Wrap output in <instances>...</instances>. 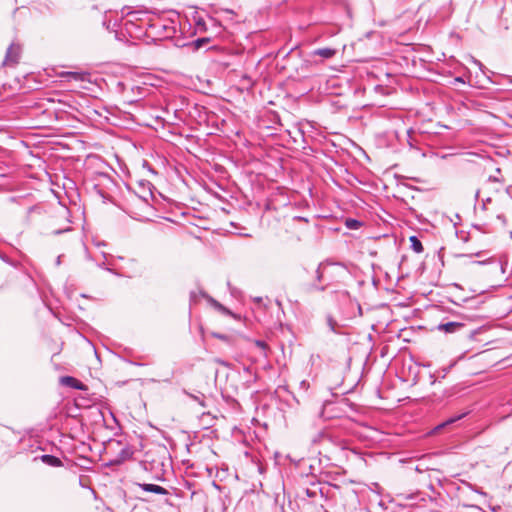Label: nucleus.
<instances>
[{"mask_svg": "<svg viewBox=\"0 0 512 512\" xmlns=\"http://www.w3.org/2000/svg\"><path fill=\"white\" fill-rule=\"evenodd\" d=\"M300 55V52L297 51V46L292 47L290 50L286 51L285 48H280L277 52V56H282L283 60L289 58L291 55L296 53Z\"/></svg>", "mask_w": 512, "mask_h": 512, "instance_id": "4be33fe9", "label": "nucleus"}, {"mask_svg": "<svg viewBox=\"0 0 512 512\" xmlns=\"http://www.w3.org/2000/svg\"><path fill=\"white\" fill-rule=\"evenodd\" d=\"M211 336L213 338L219 339V340L227 343L228 345L233 344V337L230 335L219 333V332H211Z\"/></svg>", "mask_w": 512, "mask_h": 512, "instance_id": "aec40b11", "label": "nucleus"}, {"mask_svg": "<svg viewBox=\"0 0 512 512\" xmlns=\"http://www.w3.org/2000/svg\"><path fill=\"white\" fill-rule=\"evenodd\" d=\"M132 457V452L128 447L122 448L118 455L107 463V466H118Z\"/></svg>", "mask_w": 512, "mask_h": 512, "instance_id": "1a4fd4ad", "label": "nucleus"}, {"mask_svg": "<svg viewBox=\"0 0 512 512\" xmlns=\"http://www.w3.org/2000/svg\"><path fill=\"white\" fill-rule=\"evenodd\" d=\"M309 64H310L309 61H304L302 66H301V69L307 68Z\"/></svg>", "mask_w": 512, "mask_h": 512, "instance_id": "a19ab883", "label": "nucleus"}, {"mask_svg": "<svg viewBox=\"0 0 512 512\" xmlns=\"http://www.w3.org/2000/svg\"><path fill=\"white\" fill-rule=\"evenodd\" d=\"M201 296L199 293H196L194 291H192L190 293V302L191 303H196L198 301V297Z\"/></svg>", "mask_w": 512, "mask_h": 512, "instance_id": "c756f323", "label": "nucleus"}, {"mask_svg": "<svg viewBox=\"0 0 512 512\" xmlns=\"http://www.w3.org/2000/svg\"><path fill=\"white\" fill-rule=\"evenodd\" d=\"M336 49L325 47L318 48L311 52L313 56H320L323 59H331L336 54Z\"/></svg>", "mask_w": 512, "mask_h": 512, "instance_id": "ddd939ff", "label": "nucleus"}, {"mask_svg": "<svg viewBox=\"0 0 512 512\" xmlns=\"http://www.w3.org/2000/svg\"><path fill=\"white\" fill-rule=\"evenodd\" d=\"M497 219L502 221V223H506V217L503 214L497 215Z\"/></svg>", "mask_w": 512, "mask_h": 512, "instance_id": "58836bf2", "label": "nucleus"}, {"mask_svg": "<svg viewBox=\"0 0 512 512\" xmlns=\"http://www.w3.org/2000/svg\"><path fill=\"white\" fill-rule=\"evenodd\" d=\"M143 167L147 168V170L150 171L151 173L156 174L155 169L151 166V164L148 161H146V160L143 161Z\"/></svg>", "mask_w": 512, "mask_h": 512, "instance_id": "7c9ffc66", "label": "nucleus"}, {"mask_svg": "<svg viewBox=\"0 0 512 512\" xmlns=\"http://www.w3.org/2000/svg\"><path fill=\"white\" fill-rule=\"evenodd\" d=\"M313 443H318L322 446L331 444L336 447H339L342 450L346 448L345 442L342 439L326 431L319 432L318 435L313 439Z\"/></svg>", "mask_w": 512, "mask_h": 512, "instance_id": "39448f33", "label": "nucleus"}, {"mask_svg": "<svg viewBox=\"0 0 512 512\" xmlns=\"http://www.w3.org/2000/svg\"><path fill=\"white\" fill-rule=\"evenodd\" d=\"M148 26L157 36L162 38H171L176 33V28L173 23H165L159 19L149 23Z\"/></svg>", "mask_w": 512, "mask_h": 512, "instance_id": "20e7f679", "label": "nucleus"}, {"mask_svg": "<svg viewBox=\"0 0 512 512\" xmlns=\"http://www.w3.org/2000/svg\"><path fill=\"white\" fill-rule=\"evenodd\" d=\"M195 24H196V27L200 30H206V23L204 21V19L202 18H198L196 21H195Z\"/></svg>", "mask_w": 512, "mask_h": 512, "instance_id": "cd10ccee", "label": "nucleus"}, {"mask_svg": "<svg viewBox=\"0 0 512 512\" xmlns=\"http://www.w3.org/2000/svg\"><path fill=\"white\" fill-rule=\"evenodd\" d=\"M145 14H147V12L142 10L128 11L126 13V16L131 17V19L127 20L125 25H134V21H143V18L141 16Z\"/></svg>", "mask_w": 512, "mask_h": 512, "instance_id": "f3484780", "label": "nucleus"}, {"mask_svg": "<svg viewBox=\"0 0 512 512\" xmlns=\"http://www.w3.org/2000/svg\"><path fill=\"white\" fill-rule=\"evenodd\" d=\"M0 259L7 264H10V265L12 264V261L10 260V258L6 254L2 253L1 251H0Z\"/></svg>", "mask_w": 512, "mask_h": 512, "instance_id": "2f4dec72", "label": "nucleus"}, {"mask_svg": "<svg viewBox=\"0 0 512 512\" xmlns=\"http://www.w3.org/2000/svg\"><path fill=\"white\" fill-rule=\"evenodd\" d=\"M455 287L461 288L459 284H454Z\"/></svg>", "mask_w": 512, "mask_h": 512, "instance_id": "864d4df0", "label": "nucleus"}, {"mask_svg": "<svg viewBox=\"0 0 512 512\" xmlns=\"http://www.w3.org/2000/svg\"><path fill=\"white\" fill-rule=\"evenodd\" d=\"M471 61L479 67L480 70H483L485 68V66L479 61L477 60L476 58L472 57L471 56Z\"/></svg>", "mask_w": 512, "mask_h": 512, "instance_id": "72a5a7b5", "label": "nucleus"}, {"mask_svg": "<svg viewBox=\"0 0 512 512\" xmlns=\"http://www.w3.org/2000/svg\"><path fill=\"white\" fill-rule=\"evenodd\" d=\"M478 197H479V190H478V191L476 192V194H475V199L477 200V199H478Z\"/></svg>", "mask_w": 512, "mask_h": 512, "instance_id": "09e8293b", "label": "nucleus"}, {"mask_svg": "<svg viewBox=\"0 0 512 512\" xmlns=\"http://www.w3.org/2000/svg\"><path fill=\"white\" fill-rule=\"evenodd\" d=\"M71 230H72L71 227H67V228H64V229H56V230L52 231V234L57 236V235L66 233V232L71 231Z\"/></svg>", "mask_w": 512, "mask_h": 512, "instance_id": "c85d7f7f", "label": "nucleus"}, {"mask_svg": "<svg viewBox=\"0 0 512 512\" xmlns=\"http://www.w3.org/2000/svg\"><path fill=\"white\" fill-rule=\"evenodd\" d=\"M327 324L330 328V330L333 332V333H336V334H339L340 332L338 331L337 327H338V324L336 322L335 319H333V317L331 316H328L327 318Z\"/></svg>", "mask_w": 512, "mask_h": 512, "instance_id": "b1692460", "label": "nucleus"}, {"mask_svg": "<svg viewBox=\"0 0 512 512\" xmlns=\"http://www.w3.org/2000/svg\"><path fill=\"white\" fill-rule=\"evenodd\" d=\"M456 81L461 82V83H464V80L462 79V77H457V78H456Z\"/></svg>", "mask_w": 512, "mask_h": 512, "instance_id": "a18cd8bd", "label": "nucleus"}, {"mask_svg": "<svg viewBox=\"0 0 512 512\" xmlns=\"http://www.w3.org/2000/svg\"><path fill=\"white\" fill-rule=\"evenodd\" d=\"M190 397H191L193 400L197 401V402H198L202 407H205V406H206V405H205V401H204V399H203V398H200V397L195 396V395H190Z\"/></svg>", "mask_w": 512, "mask_h": 512, "instance_id": "473e14b6", "label": "nucleus"}, {"mask_svg": "<svg viewBox=\"0 0 512 512\" xmlns=\"http://www.w3.org/2000/svg\"><path fill=\"white\" fill-rule=\"evenodd\" d=\"M96 245H97V246H104V245H105V243H104V242H98Z\"/></svg>", "mask_w": 512, "mask_h": 512, "instance_id": "49530a36", "label": "nucleus"}, {"mask_svg": "<svg viewBox=\"0 0 512 512\" xmlns=\"http://www.w3.org/2000/svg\"><path fill=\"white\" fill-rule=\"evenodd\" d=\"M199 294L201 295V297L205 298L207 300V302L213 306V303L214 301H216V299H214L212 296H210L209 294H207L205 291L203 290H200L199 291Z\"/></svg>", "mask_w": 512, "mask_h": 512, "instance_id": "a878e982", "label": "nucleus"}, {"mask_svg": "<svg viewBox=\"0 0 512 512\" xmlns=\"http://www.w3.org/2000/svg\"><path fill=\"white\" fill-rule=\"evenodd\" d=\"M453 315H455L459 319L455 321L440 323L437 326V329L446 334L457 333L460 332L461 329L465 328V321L472 322L475 320L474 315H467L460 312H454Z\"/></svg>", "mask_w": 512, "mask_h": 512, "instance_id": "7ed1b4c3", "label": "nucleus"}, {"mask_svg": "<svg viewBox=\"0 0 512 512\" xmlns=\"http://www.w3.org/2000/svg\"><path fill=\"white\" fill-rule=\"evenodd\" d=\"M154 190H155V187L150 181L145 180V179H141V180L137 181V190L135 191V193L143 201L148 202L149 199L154 200L155 199Z\"/></svg>", "mask_w": 512, "mask_h": 512, "instance_id": "423d86ee", "label": "nucleus"}, {"mask_svg": "<svg viewBox=\"0 0 512 512\" xmlns=\"http://www.w3.org/2000/svg\"><path fill=\"white\" fill-rule=\"evenodd\" d=\"M138 486L145 492L149 493H155L159 495H168L169 491L158 485V484H152V483H139Z\"/></svg>", "mask_w": 512, "mask_h": 512, "instance_id": "9d476101", "label": "nucleus"}, {"mask_svg": "<svg viewBox=\"0 0 512 512\" xmlns=\"http://www.w3.org/2000/svg\"><path fill=\"white\" fill-rule=\"evenodd\" d=\"M489 509L492 511V512H499L502 508L500 505H489Z\"/></svg>", "mask_w": 512, "mask_h": 512, "instance_id": "c9c22d12", "label": "nucleus"}, {"mask_svg": "<svg viewBox=\"0 0 512 512\" xmlns=\"http://www.w3.org/2000/svg\"><path fill=\"white\" fill-rule=\"evenodd\" d=\"M467 322L465 321V328L461 329L458 333L468 341L478 342L482 345L488 344L489 339L485 337V334L490 330V327L488 325L473 327Z\"/></svg>", "mask_w": 512, "mask_h": 512, "instance_id": "f257e3e1", "label": "nucleus"}, {"mask_svg": "<svg viewBox=\"0 0 512 512\" xmlns=\"http://www.w3.org/2000/svg\"><path fill=\"white\" fill-rule=\"evenodd\" d=\"M212 307L215 308L217 311H219L220 313H222L224 315H229V316H233L234 317V314L232 313V311L230 309H228L227 307H225L223 304H221L217 300L214 301Z\"/></svg>", "mask_w": 512, "mask_h": 512, "instance_id": "5701e85b", "label": "nucleus"}, {"mask_svg": "<svg viewBox=\"0 0 512 512\" xmlns=\"http://www.w3.org/2000/svg\"><path fill=\"white\" fill-rule=\"evenodd\" d=\"M211 42L210 37H199L191 42L184 44V46L191 48L193 51H198L206 47Z\"/></svg>", "mask_w": 512, "mask_h": 512, "instance_id": "9b49d317", "label": "nucleus"}, {"mask_svg": "<svg viewBox=\"0 0 512 512\" xmlns=\"http://www.w3.org/2000/svg\"><path fill=\"white\" fill-rule=\"evenodd\" d=\"M470 487L472 488L473 491H475L476 493H479L481 495H486L485 492H483L480 488L476 487V486H472L470 485Z\"/></svg>", "mask_w": 512, "mask_h": 512, "instance_id": "4c0bfd02", "label": "nucleus"}, {"mask_svg": "<svg viewBox=\"0 0 512 512\" xmlns=\"http://www.w3.org/2000/svg\"><path fill=\"white\" fill-rule=\"evenodd\" d=\"M461 302L452 301L455 305L462 306L467 304L470 308L477 309L483 302L479 301L476 297H465L460 300Z\"/></svg>", "mask_w": 512, "mask_h": 512, "instance_id": "dca6fc26", "label": "nucleus"}, {"mask_svg": "<svg viewBox=\"0 0 512 512\" xmlns=\"http://www.w3.org/2000/svg\"><path fill=\"white\" fill-rule=\"evenodd\" d=\"M470 507H471V508H473V509H477V510H479V511H481V510H482V509H481L479 506H477V505H471Z\"/></svg>", "mask_w": 512, "mask_h": 512, "instance_id": "37998d69", "label": "nucleus"}, {"mask_svg": "<svg viewBox=\"0 0 512 512\" xmlns=\"http://www.w3.org/2000/svg\"><path fill=\"white\" fill-rule=\"evenodd\" d=\"M39 459L46 465L51 467H60L63 465L60 458L52 454H43Z\"/></svg>", "mask_w": 512, "mask_h": 512, "instance_id": "f8f14e48", "label": "nucleus"}, {"mask_svg": "<svg viewBox=\"0 0 512 512\" xmlns=\"http://www.w3.org/2000/svg\"><path fill=\"white\" fill-rule=\"evenodd\" d=\"M358 309H359V313L362 314V308L360 305H359Z\"/></svg>", "mask_w": 512, "mask_h": 512, "instance_id": "603ef678", "label": "nucleus"}, {"mask_svg": "<svg viewBox=\"0 0 512 512\" xmlns=\"http://www.w3.org/2000/svg\"><path fill=\"white\" fill-rule=\"evenodd\" d=\"M305 494L308 498H316L318 491H317V489L306 488Z\"/></svg>", "mask_w": 512, "mask_h": 512, "instance_id": "bb28decb", "label": "nucleus"}, {"mask_svg": "<svg viewBox=\"0 0 512 512\" xmlns=\"http://www.w3.org/2000/svg\"><path fill=\"white\" fill-rule=\"evenodd\" d=\"M61 264V256L56 258V265L59 266Z\"/></svg>", "mask_w": 512, "mask_h": 512, "instance_id": "79ce46f5", "label": "nucleus"}, {"mask_svg": "<svg viewBox=\"0 0 512 512\" xmlns=\"http://www.w3.org/2000/svg\"><path fill=\"white\" fill-rule=\"evenodd\" d=\"M19 54L13 50V44H11L6 51L4 65H13L18 63Z\"/></svg>", "mask_w": 512, "mask_h": 512, "instance_id": "4468645a", "label": "nucleus"}, {"mask_svg": "<svg viewBox=\"0 0 512 512\" xmlns=\"http://www.w3.org/2000/svg\"><path fill=\"white\" fill-rule=\"evenodd\" d=\"M118 87H124V83L123 82H118Z\"/></svg>", "mask_w": 512, "mask_h": 512, "instance_id": "de8ad7c7", "label": "nucleus"}, {"mask_svg": "<svg viewBox=\"0 0 512 512\" xmlns=\"http://www.w3.org/2000/svg\"><path fill=\"white\" fill-rule=\"evenodd\" d=\"M329 265H339L345 267L343 263L334 262L331 259H325L324 261L320 262L315 270V280L307 286L308 292H324L327 289L328 284L322 283L324 281L325 268Z\"/></svg>", "mask_w": 512, "mask_h": 512, "instance_id": "f03ea898", "label": "nucleus"}, {"mask_svg": "<svg viewBox=\"0 0 512 512\" xmlns=\"http://www.w3.org/2000/svg\"><path fill=\"white\" fill-rule=\"evenodd\" d=\"M482 209L485 210L486 209V204L485 202L482 203Z\"/></svg>", "mask_w": 512, "mask_h": 512, "instance_id": "8fccbe9b", "label": "nucleus"}, {"mask_svg": "<svg viewBox=\"0 0 512 512\" xmlns=\"http://www.w3.org/2000/svg\"><path fill=\"white\" fill-rule=\"evenodd\" d=\"M67 77H69L70 79H73V80H76V81H82L84 80V77H83V74L80 73V72H74V71H70V72H67L66 73Z\"/></svg>", "mask_w": 512, "mask_h": 512, "instance_id": "393cba45", "label": "nucleus"}, {"mask_svg": "<svg viewBox=\"0 0 512 512\" xmlns=\"http://www.w3.org/2000/svg\"><path fill=\"white\" fill-rule=\"evenodd\" d=\"M255 344H256L258 347L262 348V349H266V348H267V344H266V342H265V341H263V340H256V341H255Z\"/></svg>", "mask_w": 512, "mask_h": 512, "instance_id": "f704fd0d", "label": "nucleus"}, {"mask_svg": "<svg viewBox=\"0 0 512 512\" xmlns=\"http://www.w3.org/2000/svg\"><path fill=\"white\" fill-rule=\"evenodd\" d=\"M467 414H468V412H463V413H460V414H457V415L449 417L448 419H446V420L442 421L441 423H439L438 425H436L431 430L430 434L435 435V434L441 433L447 427L453 425L457 421H459V420L463 419L464 417H466Z\"/></svg>", "mask_w": 512, "mask_h": 512, "instance_id": "0eeeda50", "label": "nucleus"}, {"mask_svg": "<svg viewBox=\"0 0 512 512\" xmlns=\"http://www.w3.org/2000/svg\"><path fill=\"white\" fill-rule=\"evenodd\" d=\"M474 263L479 264V265H484V264H487V263H492V264L495 265L496 268H499L503 274L506 272L507 262L506 263H502L501 261H492V260L488 261V260H484V261H475Z\"/></svg>", "mask_w": 512, "mask_h": 512, "instance_id": "412c9836", "label": "nucleus"}, {"mask_svg": "<svg viewBox=\"0 0 512 512\" xmlns=\"http://www.w3.org/2000/svg\"><path fill=\"white\" fill-rule=\"evenodd\" d=\"M410 247L416 253H422L424 250L423 244L416 235H412L409 238Z\"/></svg>", "mask_w": 512, "mask_h": 512, "instance_id": "a211bd4d", "label": "nucleus"}, {"mask_svg": "<svg viewBox=\"0 0 512 512\" xmlns=\"http://www.w3.org/2000/svg\"><path fill=\"white\" fill-rule=\"evenodd\" d=\"M456 361H452L448 366L441 367L435 373L430 374V378L432 379V384L436 382L435 376L437 375L439 378H445L446 375L450 372V370L455 366Z\"/></svg>", "mask_w": 512, "mask_h": 512, "instance_id": "2eb2a0df", "label": "nucleus"}, {"mask_svg": "<svg viewBox=\"0 0 512 512\" xmlns=\"http://www.w3.org/2000/svg\"><path fill=\"white\" fill-rule=\"evenodd\" d=\"M46 9L49 11V12H52L53 11V6L54 4L52 2H50L49 4H46Z\"/></svg>", "mask_w": 512, "mask_h": 512, "instance_id": "ea45409f", "label": "nucleus"}, {"mask_svg": "<svg viewBox=\"0 0 512 512\" xmlns=\"http://www.w3.org/2000/svg\"><path fill=\"white\" fill-rule=\"evenodd\" d=\"M455 219H460V215L458 213L455 214Z\"/></svg>", "mask_w": 512, "mask_h": 512, "instance_id": "3c124183", "label": "nucleus"}, {"mask_svg": "<svg viewBox=\"0 0 512 512\" xmlns=\"http://www.w3.org/2000/svg\"><path fill=\"white\" fill-rule=\"evenodd\" d=\"M472 227L480 232L485 233L486 231L483 229V226L480 224H472Z\"/></svg>", "mask_w": 512, "mask_h": 512, "instance_id": "e433bc0d", "label": "nucleus"}, {"mask_svg": "<svg viewBox=\"0 0 512 512\" xmlns=\"http://www.w3.org/2000/svg\"><path fill=\"white\" fill-rule=\"evenodd\" d=\"M345 225L348 229L357 230L363 225V222L355 218H347Z\"/></svg>", "mask_w": 512, "mask_h": 512, "instance_id": "6ab92c4d", "label": "nucleus"}, {"mask_svg": "<svg viewBox=\"0 0 512 512\" xmlns=\"http://www.w3.org/2000/svg\"><path fill=\"white\" fill-rule=\"evenodd\" d=\"M491 201H492V199L490 197H488L487 199L483 200V202H485V204L490 203Z\"/></svg>", "mask_w": 512, "mask_h": 512, "instance_id": "c03bdc74", "label": "nucleus"}, {"mask_svg": "<svg viewBox=\"0 0 512 512\" xmlns=\"http://www.w3.org/2000/svg\"><path fill=\"white\" fill-rule=\"evenodd\" d=\"M60 383L69 388L81 391L87 390V386L82 381L70 375L62 376L60 378Z\"/></svg>", "mask_w": 512, "mask_h": 512, "instance_id": "6e6552de", "label": "nucleus"}]
</instances>
